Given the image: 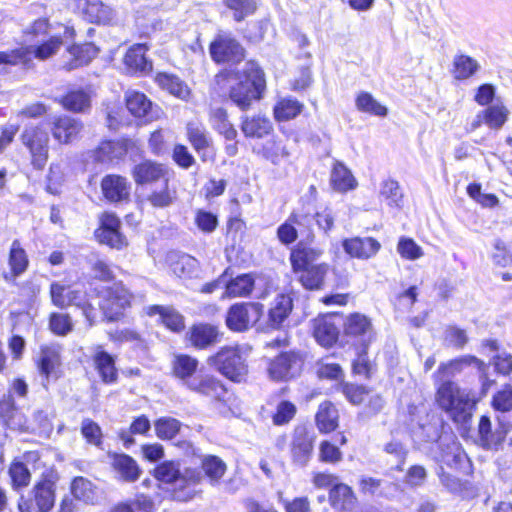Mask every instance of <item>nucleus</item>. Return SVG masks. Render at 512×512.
I'll use <instances>...</instances> for the list:
<instances>
[{
    "label": "nucleus",
    "instance_id": "f257e3e1",
    "mask_svg": "<svg viewBox=\"0 0 512 512\" xmlns=\"http://www.w3.org/2000/svg\"><path fill=\"white\" fill-rule=\"evenodd\" d=\"M218 85H228L231 100L242 110L260 100L266 88L264 72L254 61H247L234 69H225L216 75Z\"/></svg>",
    "mask_w": 512,
    "mask_h": 512
},
{
    "label": "nucleus",
    "instance_id": "f03ea898",
    "mask_svg": "<svg viewBox=\"0 0 512 512\" xmlns=\"http://www.w3.org/2000/svg\"><path fill=\"white\" fill-rule=\"evenodd\" d=\"M198 360L186 354L175 355L172 361V373L188 390L221 400L226 394L224 385L215 377L197 374Z\"/></svg>",
    "mask_w": 512,
    "mask_h": 512
},
{
    "label": "nucleus",
    "instance_id": "7ed1b4c3",
    "mask_svg": "<svg viewBox=\"0 0 512 512\" xmlns=\"http://www.w3.org/2000/svg\"><path fill=\"white\" fill-rule=\"evenodd\" d=\"M436 401L456 423H466L472 415L475 399L453 381L438 384Z\"/></svg>",
    "mask_w": 512,
    "mask_h": 512
},
{
    "label": "nucleus",
    "instance_id": "20e7f679",
    "mask_svg": "<svg viewBox=\"0 0 512 512\" xmlns=\"http://www.w3.org/2000/svg\"><path fill=\"white\" fill-rule=\"evenodd\" d=\"M95 293L99 298L98 305L109 321L120 319L133 299V294L121 282L95 288Z\"/></svg>",
    "mask_w": 512,
    "mask_h": 512
},
{
    "label": "nucleus",
    "instance_id": "39448f33",
    "mask_svg": "<svg viewBox=\"0 0 512 512\" xmlns=\"http://www.w3.org/2000/svg\"><path fill=\"white\" fill-rule=\"evenodd\" d=\"M207 364L235 382L244 380L248 373V367L239 346L222 347L216 354L208 357Z\"/></svg>",
    "mask_w": 512,
    "mask_h": 512
},
{
    "label": "nucleus",
    "instance_id": "423d86ee",
    "mask_svg": "<svg viewBox=\"0 0 512 512\" xmlns=\"http://www.w3.org/2000/svg\"><path fill=\"white\" fill-rule=\"evenodd\" d=\"M62 45L59 37H51L37 48L20 47L9 51L0 52V66L28 65L32 59L38 58L45 60L54 55ZM4 72V68H0V73Z\"/></svg>",
    "mask_w": 512,
    "mask_h": 512
},
{
    "label": "nucleus",
    "instance_id": "0eeeda50",
    "mask_svg": "<svg viewBox=\"0 0 512 512\" xmlns=\"http://www.w3.org/2000/svg\"><path fill=\"white\" fill-rule=\"evenodd\" d=\"M20 138L30 153L34 168L43 169L48 160V133L39 126L30 125L25 127Z\"/></svg>",
    "mask_w": 512,
    "mask_h": 512
},
{
    "label": "nucleus",
    "instance_id": "6e6552de",
    "mask_svg": "<svg viewBox=\"0 0 512 512\" xmlns=\"http://www.w3.org/2000/svg\"><path fill=\"white\" fill-rule=\"evenodd\" d=\"M264 306L258 302L237 303L227 311L226 325L235 332H243L253 327L261 318Z\"/></svg>",
    "mask_w": 512,
    "mask_h": 512
},
{
    "label": "nucleus",
    "instance_id": "1a4fd4ad",
    "mask_svg": "<svg viewBox=\"0 0 512 512\" xmlns=\"http://www.w3.org/2000/svg\"><path fill=\"white\" fill-rule=\"evenodd\" d=\"M439 449L438 460L440 462L464 474L470 473L471 461L453 436H441Z\"/></svg>",
    "mask_w": 512,
    "mask_h": 512
},
{
    "label": "nucleus",
    "instance_id": "9d476101",
    "mask_svg": "<svg viewBox=\"0 0 512 512\" xmlns=\"http://www.w3.org/2000/svg\"><path fill=\"white\" fill-rule=\"evenodd\" d=\"M511 423L505 417H497V426L494 427L488 416H481L478 423V437L485 449L497 450L511 429Z\"/></svg>",
    "mask_w": 512,
    "mask_h": 512
},
{
    "label": "nucleus",
    "instance_id": "9b49d317",
    "mask_svg": "<svg viewBox=\"0 0 512 512\" xmlns=\"http://www.w3.org/2000/svg\"><path fill=\"white\" fill-rule=\"evenodd\" d=\"M315 239L312 229H308L306 236L302 238L292 249L290 262L294 271L313 265L323 255V249L313 245Z\"/></svg>",
    "mask_w": 512,
    "mask_h": 512
},
{
    "label": "nucleus",
    "instance_id": "f8f14e48",
    "mask_svg": "<svg viewBox=\"0 0 512 512\" xmlns=\"http://www.w3.org/2000/svg\"><path fill=\"white\" fill-rule=\"evenodd\" d=\"M312 216L304 211L292 212L287 220L277 229V237L284 245L292 244L300 234L303 238L307 230L311 229Z\"/></svg>",
    "mask_w": 512,
    "mask_h": 512
},
{
    "label": "nucleus",
    "instance_id": "ddd939ff",
    "mask_svg": "<svg viewBox=\"0 0 512 512\" xmlns=\"http://www.w3.org/2000/svg\"><path fill=\"white\" fill-rule=\"evenodd\" d=\"M289 446L293 463L297 466L305 467L313 453L314 435L305 426H296Z\"/></svg>",
    "mask_w": 512,
    "mask_h": 512
},
{
    "label": "nucleus",
    "instance_id": "4468645a",
    "mask_svg": "<svg viewBox=\"0 0 512 512\" xmlns=\"http://www.w3.org/2000/svg\"><path fill=\"white\" fill-rule=\"evenodd\" d=\"M155 477L161 482L175 483L181 488L199 480V474L196 471L186 469L182 472L179 463L175 461H165L158 465L155 468Z\"/></svg>",
    "mask_w": 512,
    "mask_h": 512
},
{
    "label": "nucleus",
    "instance_id": "2eb2a0df",
    "mask_svg": "<svg viewBox=\"0 0 512 512\" xmlns=\"http://www.w3.org/2000/svg\"><path fill=\"white\" fill-rule=\"evenodd\" d=\"M132 176L136 184H155L157 182H169L170 170L163 164L145 160L134 166Z\"/></svg>",
    "mask_w": 512,
    "mask_h": 512
},
{
    "label": "nucleus",
    "instance_id": "dca6fc26",
    "mask_svg": "<svg viewBox=\"0 0 512 512\" xmlns=\"http://www.w3.org/2000/svg\"><path fill=\"white\" fill-rule=\"evenodd\" d=\"M210 54L216 62L239 64L244 58V49L235 39L219 36L210 45Z\"/></svg>",
    "mask_w": 512,
    "mask_h": 512
},
{
    "label": "nucleus",
    "instance_id": "f3484780",
    "mask_svg": "<svg viewBox=\"0 0 512 512\" xmlns=\"http://www.w3.org/2000/svg\"><path fill=\"white\" fill-rule=\"evenodd\" d=\"M344 332L346 336L353 338L355 343L364 348H367L374 337L371 321L360 313H354L347 317Z\"/></svg>",
    "mask_w": 512,
    "mask_h": 512
},
{
    "label": "nucleus",
    "instance_id": "a211bd4d",
    "mask_svg": "<svg viewBox=\"0 0 512 512\" xmlns=\"http://www.w3.org/2000/svg\"><path fill=\"white\" fill-rule=\"evenodd\" d=\"M470 366H474L478 370L482 371L485 364L475 356L471 355L461 356L446 363H441L433 375L435 382L437 384H441L444 381H451V378L460 374L465 368Z\"/></svg>",
    "mask_w": 512,
    "mask_h": 512
},
{
    "label": "nucleus",
    "instance_id": "6ab92c4d",
    "mask_svg": "<svg viewBox=\"0 0 512 512\" xmlns=\"http://www.w3.org/2000/svg\"><path fill=\"white\" fill-rule=\"evenodd\" d=\"M336 318L333 314H326L312 321L313 336L323 347H331L338 340L339 328Z\"/></svg>",
    "mask_w": 512,
    "mask_h": 512
},
{
    "label": "nucleus",
    "instance_id": "aec40b11",
    "mask_svg": "<svg viewBox=\"0 0 512 512\" xmlns=\"http://www.w3.org/2000/svg\"><path fill=\"white\" fill-rule=\"evenodd\" d=\"M301 364L298 354L283 353L270 363L268 373L273 380H287L298 373Z\"/></svg>",
    "mask_w": 512,
    "mask_h": 512
},
{
    "label": "nucleus",
    "instance_id": "412c9836",
    "mask_svg": "<svg viewBox=\"0 0 512 512\" xmlns=\"http://www.w3.org/2000/svg\"><path fill=\"white\" fill-rule=\"evenodd\" d=\"M509 110L502 102H495L480 111L471 122V129L476 130L482 124L491 129H500L507 121Z\"/></svg>",
    "mask_w": 512,
    "mask_h": 512
},
{
    "label": "nucleus",
    "instance_id": "4be33fe9",
    "mask_svg": "<svg viewBox=\"0 0 512 512\" xmlns=\"http://www.w3.org/2000/svg\"><path fill=\"white\" fill-rule=\"evenodd\" d=\"M126 106L134 117L142 119L144 122H151L159 117V109L154 108L152 102L143 93L128 91L126 93Z\"/></svg>",
    "mask_w": 512,
    "mask_h": 512
},
{
    "label": "nucleus",
    "instance_id": "5701e85b",
    "mask_svg": "<svg viewBox=\"0 0 512 512\" xmlns=\"http://www.w3.org/2000/svg\"><path fill=\"white\" fill-rule=\"evenodd\" d=\"M344 251L351 257L367 260L374 257L380 250L381 244L372 237H353L342 243Z\"/></svg>",
    "mask_w": 512,
    "mask_h": 512
},
{
    "label": "nucleus",
    "instance_id": "b1692460",
    "mask_svg": "<svg viewBox=\"0 0 512 512\" xmlns=\"http://www.w3.org/2000/svg\"><path fill=\"white\" fill-rule=\"evenodd\" d=\"M187 137L194 150L198 153L202 161H212L214 151L211 146V140L207 135L204 126L197 122L187 124Z\"/></svg>",
    "mask_w": 512,
    "mask_h": 512
},
{
    "label": "nucleus",
    "instance_id": "393cba45",
    "mask_svg": "<svg viewBox=\"0 0 512 512\" xmlns=\"http://www.w3.org/2000/svg\"><path fill=\"white\" fill-rule=\"evenodd\" d=\"M60 352L56 347L45 346L41 348L38 368L40 374L45 377L43 386L47 387L50 380H57L61 374Z\"/></svg>",
    "mask_w": 512,
    "mask_h": 512
},
{
    "label": "nucleus",
    "instance_id": "a878e982",
    "mask_svg": "<svg viewBox=\"0 0 512 512\" xmlns=\"http://www.w3.org/2000/svg\"><path fill=\"white\" fill-rule=\"evenodd\" d=\"M82 123L70 116H60L53 118L51 122L52 135L60 143L68 144L72 142L82 130Z\"/></svg>",
    "mask_w": 512,
    "mask_h": 512
},
{
    "label": "nucleus",
    "instance_id": "bb28decb",
    "mask_svg": "<svg viewBox=\"0 0 512 512\" xmlns=\"http://www.w3.org/2000/svg\"><path fill=\"white\" fill-rule=\"evenodd\" d=\"M92 361L104 383L110 384L117 380L118 373L115 367V359L104 350L102 345L92 347Z\"/></svg>",
    "mask_w": 512,
    "mask_h": 512
},
{
    "label": "nucleus",
    "instance_id": "cd10ccee",
    "mask_svg": "<svg viewBox=\"0 0 512 512\" xmlns=\"http://www.w3.org/2000/svg\"><path fill=\"white\" fill-rule=\"evenodd\" d=\"M167 262L171 271L179 278L190 279L199 274V262L196 258L179 252H170Z\"/></svg>",
    "mask_w": 512,
    "mask_h": 512
},
{
    "label": "nucleus",
    "instance_id": "c85d7f7f",
    "mask_svg": "<svg viewBox=\"0 0 512 512\" xmlns=\"http://www.w3.org/2000/svg\"><path fill=\"white\" fill-rule=\"evenodd\" d=\"M78 8L85 19L91 23L107 24L114 17L112 8L101 0H78Z\"/></svg>",
    "mask_w": 512,
    "mask_h": 512
},
{
    "label": "nucleus",
    "instance_id": "c756f323",
    "mask_svg": "<svg viewBox=\"0 0 512 512\" xmlns=\"http://www.w3.org/2000/svg\"><path fill=\"white\" fill-rule=\"evenodd\" d=\"M104 197L110 202H120L129 197L130 185L126 178L119 175H107L101 181Z\"/></svg>",
    "mask_w": 512,
    "mask_h": 512
},
{
    "label": "nucleus",
    "instance_id": "7c9ffc66",
    "mask_svg": "<svg viewBox=\"0 0 512 512\" xmlns=\"http://www.w3.org/2000/svg\"><path fill=\"white\" fill-rule=\"evenodd\" d=\"M218 328L211 324H197L189 331V340L197 349H206L220 341Z\"/></svg>",
    "mask_w": 512,
    "mask_h": 512
},
{
    "label": "nucleus",
    "instance_id": "2f4dec72",
    "mask_svg": "<svg viewBox=\"0 0 512 512\" xmlns=\"http://www.w3.org/2000/svg\"><path fill=\"white\" fill-rule=\"evenodd\" d=\"M292 309L293 301L289 295H277L268 312L267 327L270 329H279Z\"/></svg>",
    "mask_w": 512,
    "mask_h": 512
},
{
    "label": "nucleus",
    "instance_id": "473e14b6",
    "mask_svg": "<svg viewBox=\"0 0 512 512\" xmlns=\"http://www.w3.org/2000/svg\"><path fill=\"white\" fill-rule=\"evenodd\" d=\"M8 263L10 266V273L4 274V279L7 282H13L15 279L23 274L29 264V260L25 250L21 247V244L18 240H14L12 242Z\"/></svg>",
    "mask_w": 512,
    "mask_h": 512
},
{
    "label": "nucleus",
    "instance_id": "72a5a7b5",
    "mask_svg": "<svg viewBox=\"0 0 512 512\" xmlns=\"http://www.w3.org/2000/svg\"><path fill=\"white\" fill-rule=\"evenodd\" d=\"M70 60L64 65L66 70H73L87 65L98 54L97 47L92 43L73 45L68 48Z\"/></svg>",
    "mask_w": 512,
    "mask_h": 512
},
{
    "label": "nucleus",
    "instance_id": "f704fd0d",
    "mask_svg": "<svg viewBox=\"0 0 512 512\" xmlns=\"http://www.w3.org/2000/svg\"><path fill=\"white\" fill-rule=\"evenodd\" d=\"M112 467L126 482H135L141 474L137 462L126 454H114L112 456Z\"/></svg>",
    "mask_w": 512,
    "mask_h": 512
},
{
    "label": "nucleus",
    "instance_id": "c9c22d12",
    "mask_svg": "<svg viewBox=\"0 0 512 512\" xmlns=\"http://www.w3.org/2000/svg\"><path fill=\"white\" fill-rule=\"evenodd\" d=\"M241 130L246 137L263 138L272 132L273 126L267 117L254 115L243 118Z\"/></svg>",
    "mask_w": 512,
    "mask_h": 512
},
{
    "label": "nucleus",
    "instance_id": "e433bc0d",
    "mask_svg": "<svg viewBox=\"0 0 512 512\" xmlns=\"http://www.w3.org/2000/svg\"><path fill=\"white\" fill-rule=\"evenodd\" d=\"M34 500L39 512L50 511L55 503L54 483L48 479L38 482L34 488Z\"/></svg>",
    "mask_w": 512,
    "mask_h": 512
},
{
    "label": "nucleus",
    "instance_id": "4c0bfd02",
    "mask_svg": "<svg viewBox=\"0 0 512 512\" xmlns=\"http://www.w3.org/2000/svg\"><path fill=\"white\" fill-rule=\"evenodd\" d=\"M177 200V190L170 187L169 182L161 183V187L154 188L146 196V201L157 209H164L170 207Z\"/></svg>",
    "mask_w": 512,
    "mask_h": 512
},
{
    "label": "nucleus",
    "instance_id": "58836bf2",
    "mask_svg": "<svg viewBox=\"0 0 512 512\" xmlns=\"http://www.w3.org/2000/svg\"><path fill=\"white\" fill-rule=\"evenodd\" d=\"M149 316L159 315L163 324L172 331L178 332L184 328L183 317L173 308L161 305H151L145 308Z\"/></svg>",
    "mask_w": 512,
    "mask_h": 512
},
{
    "label": "nucleus",
    "instance_id": "ea45409f",
    "mask_svg": "<svg viewBox=\"0 0 512 512\" xmlns=\"http://www.w3.org/2000/svg\"><path fill=\"white\" fill-rule=\"evenodd\" d=\"M147 44H135L124 57L125 65L135 72H148L152 69V63L146 58Z\"/></svg>",
    "mask_w": 512,
    "mask_h": 512
},
{
    "label": "nucleus",
    "instance_id": "a19ab883",
    "mask_svg": "<svg viewBox=\"0 0 512 512\" xmlns=\"http://www.w3.org/2000/svg\"><path fill=\"white\" fill-rule=\"evenodd\" d=\"M330 182L332 187L339 192H346L357 186V181L353 174L341 162H335L333 165Z\"/></svg>",
    "mask_w": 512,
    "mask_h": 512
},
{
    "label": "nucleus",
    "instance_id": "79ce46f5",
    "mask_svg": "<svg viewBox=\"0 0 512 512\" xmlns=\"http://www.w3.org/2000/svg\"><path fill=\"white\" fill-rule=\"evenodd\" d=\"M328 269L329 267L326 263L310 265L306 268L300 269L298 271L301 272L300 282L306 289H319L324 282Z\"/></svg>",
    "mask_w": 512,
    "mask_h": 512
},
{
    "label": "nucleus",
    "instance_id": "37998d69",
    "mask_svg": "<svg viewBox=\"0 0 512 512\" xmlns=\"http://www.w3.org/2000/svg\"><path fill=\"white\" fill-rule=\"evenodd\" d=\"M315 418L316 425L322 433L334 431L338 426V411L330 402L320 404Z\"/></svg>",
    "mask_w": 512,
    "mask_h": 512
},
{
    "label": "nucleus",
    "instance_id": "c03bdc74",
    "mask_svg": "<svg viewBox=\"0 0 512 512\" xmlns=\"http://www.w3.org/2000/svg\"><path fill=\"white\" fill-rule=\"evenodd\" d=\"M329 500L334 508L348 510L352 508L355 502V496L348 485L337 483L330 490Z\"/></svg>",
    "mask_w": 512,
    "mask_h": 512
},
{
    "label": "nucleus",
    "instance_id": "a18cd8bd",
    "mask_svg": "<svg viewBox=\"0 0 512 512\" xmlns=\"http://www.w3.org/2000/svg\"><path fill=\"white\" fill-rule=\"evenodd\" d=\"M158 84L170 94L187 101L191 96V91L187 84L180 78L170 74H159L157 76Z\"/></svg>",
    "mask_w": 512,
    "mask_h": 512
},
{
    "label": "nucleus",
    "instance_id": "49530a36",
    "mask_svg": "<svg viewBox=\"0 0 512 512\" xmlns=\"http://www.w3.org/2000/svg\"><path fill=\"white\" fill-rule=\"evenodd\" d=\"M126 154L124 144L119 141H104L95 150V159L101 163L120 159Z\"/></svg>",
    "mask_w": 512,
    "mask_h": 512
},
{
    "label": "nucleus",
    "instance_id": "de8ad7c7",
    "mask_svg": "<svg viewBox=\"0 0 512 512\" xmlns=\"http://www.w3.org/2000/svg\"><path fill=\"white\" fill-rule=\"evenodd\" d=\"M210 122L213 128L223 135L226 140L232 141L237 137V131L227 120V113L224 109H212L210 113Z\"/></svg>",
    "mask_w": 512,
    "mask_h": 512
},
{
    "label": "nucleus",
    "instance_id": "09e8293b",
    "mask_svg": "<svg viewBox=\"0 0 512 512\" xmlns=\"http://www.w3.org/2000/svg\"><path fill=\"white\" fill-rule=\"evenodd\" d=\"M201 466L212 485L219 483L227 469L225 462L214 455L204 456Z\"/></svg>",
    "mask_w": 512,
    "mask_h": 512
},
{
    "label": "nucleus",
    "instance_id": "8fccbe9b",
    "mask_svg": "<svg viewBox=\"0 0 512 512\" xmlns=\"http://www.w3.org/2000/svg\"><path fill=\"white\" fill-rule=\"evenodd\" d=\"M380 199L390 207L400 208L403 202V193L397 181L388 179L381 183Z\"/></svg>",
    "mask_w": 512,
    "mask_h": 512
},
{
    "label": "nucleus",
    "instance_id": "3c124183",
    "mask_svg": "<svg viewBox=\"0 0 512 512\" xmlns=\"http://www.w3.org/2000/svg\"><path fill=\"white\" fill-rule=\"evenodd\" d=\"M492 405L499 413L497 417H505L512 427V388L508 386L498 391L493 397Z\"/></svg>",
    "mask_w": 512,
    "mask_h": 512
},
{
    "label": "nucleus",
    "instance_id": "603ef678",
    "mask_svg": "<svg viewBox=\"0 0 512 512\" xmlns=\"http://www.w3.org/2000/svg\"><path fill=\"white\" fill-rule=\"evenodd\" d=\"M254 288V278L250 274L237 276L226 284V294L229 297H246Z\"/></svg>",
    "mask_w": 512,
    "mask_h": 512
},
{
    "label": "nucleus",
    "instance_id": "864d4df0",
    "mask_svg": "<svg viewBox=\"0 0 512 512\" xmlns=\"http://www.w3.org/2000/svg\"><path fill=\"white\" fill-rule=\"evenodd\" d=\"M71 493L75 499L84 503H93L96 499V489L88 479L76 477L71 483Z\"/></svg>",
    "mask_w": 512,
    "mask_h": 512
},
{
    "label": "nucleus",
    "instance_id": "5fc2aeb1",
    "mask_svg": "<svg viewBox=\"0 0 512 512\" xmlns=\"http://www.w3.org/2000/svg\"><path fill=\"white\" fill-rule=\"evenodd\" d=\"M303 105L293 98H284L274 107V115L278 121H287L295 118L302 111Z\"/></svg>",
    "mask_w": 512,
    "mask_h": 512
},
{
    "label": "nucleus",
    "instance_id": "6e6d98bb",
    "mask_svg": "<svg viewBox=\"0 0 512 512\" xmlns=\"http://www.w3.org/2000/svg\"><path fill=\"white\" fill-rule=\"evenodd\" d=\"M181 426V422L172 417H161L154 424L156 435L162 440L173 439L180 432Z\"/></svg>",
    "mask_w": 512,
    "mask_h": 512
},
{
    "label": "nucleus",
    "instance_id": "4d7b16f0",
    "mask_svg": "<svg viewBox=\"0 0 512 512\" xmlns=\"http://www.w3.org/2000/svg\"><path fill=\"white\" fill-rule=\"evenodd\" d=\"M453 66V73L456 79H467L479 69L478 62L466 55L455 56Z\"/></svg>",
    "mask_w": 512,
    "mask_h": 512
},
{
    "label": "nucleus",
    "instance_id": "13d9d810",
    "mask_svg": "<svg viewBox=\"0 0 512 512\" xmlns=\"http://www.w3.org/2000/svg\"><path fill=\"white\" fill-rule=\"evenodd\" d=\"M61 103L68 110L84 112L90 107V96L83 90L71 91L63 97Z\"/></svg>",
    "mask_w": 512,
    "mask_h": 512
},
{
    "label": "nucleus",
    "instance_id": "bf43d9fd",
    "mask_svg": "<svg viewBox=\"0 0 512 512\" xmlns=\"http://www.w3.org/2000/svg\"><path fill=\"white\" fill-rule=\"evenodd\" d=\"M356 107L362 112L376 116L387 115V108L374 99V97L368 92H361L358 94L356 98Z\"/></svg>",
    "mask_w": 512,
    "mask_h": 512
},
{
    "label": "nucleus",
    "instance_id": "052dcab7",
    "mask_svg": "<svg viewBox=\"0 0 512 512\" xmlns=\"http://www.w3.org/2000/svg\"><path fill=\"white\" fill-rule=\"evenodd\" d=\"M225 5L234 12V19L242 21L256 10L255 0H224Z\"/></svg>",
    "mask_w": 512,
    "mask_h": 512
},
{
    "label": "nucleus",
    "instance_id": "680f3d73",
    "mask_svg": "<svg viewBox=\"0 0 512 512\" xmlns=\"http://www.w3.org/2000/svg\"><path fill=\"white\" fill-rule=\"evenodd\" d=\"M468 339L466 331L457 326H447L444 331V342L450 347L462 349L467 344Z\"/></svg>",
    "mask_w": 512,
    "mask_h": 512
},
{
    "label": "nucleus",
    "instance_id": "e2e57ef3",
    "mask_svg": "<svg viewBox=\"0 0 512 512\" xmlns=\"http://www.w3.org/2000/svg\"><path fill=\"white\" fill-rule=\"evenodd\" d=\"M296 411V406L292 402L280 401L272 417L273 423L278 426L289 423L294 418Z\"/></svg>",
    "mask_w": 512,
    "mask_h": 512
},
{
    "label": "nucleus",
    "instance_id": "0e129e2a",
    "mask_svg": "<svg viewBox=\"0 0 512 512\" xmlns=\"http://www.w3.org/2000/svg\"><path fill=\"white\" fill-rule=\"evenodd\" d=\"M69 305H75L79 307L82 311L85 317L90 321L93 322L95 318V309L92 306V304L86 299L85 293L79 291V290H69Z\"/></svg>",
    "mask_w": 512,
    "mask_h": 512
},
{
    "label": "nucleus",
    "instance_id": "69168bd1",
    "mask_svg": "<svg viewBox=\"0 0 512 512\" xmlns=\"http://www.w3.org/2000/svg\"><path fill=\"white\" fill-rule=\"evenodd\" d=\"M9 475L14 487H25L30 482V472L22 462H13L9 468Z\"/></svg>",
    "mask_w": 512,
    "mask_h": 512
},
{
    "label": "nucleus",
    "instance_id": "338daca9",
    "mask_svg": "<svg viewBox=\"0 0 512 512\" xmlns=\"http://www.w3.org/2000/svg\"><path fill=\"white\" fill-rule=\"evenodd\" d=\"M397 251L401 257L408 260L419 259L423 255L422 248L411 238H400Z\"/></svg>",
    "mask_w": 512,
    "mask_h": 512
},
{
    "label": "nucleus",
    "instance_id": "774afa93",
    "mask_svg": "<svg viewBox=\"0 0 512 512\" xmlns=\"http://www.w3.org/2000/svg\"><path fill=\"white\" fill-rule=\"evenodd\" d=\"M81 433L88 443L100 446L102 443V431L100 426L89 418L81 423Z\"/></svg>",
    "mask_w": 512,
    "mask_h": 512
}]
</instances>
